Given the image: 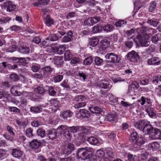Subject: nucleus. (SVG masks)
I'll return each mask as SVG.
<instances>
[{"mask_svg":"<svg viewBox=\"0 0 161 161\" xmlns=\"http://www.w3.org/2000/svg\"><path fill=\"white\" fill-rule=\"evenodd\" d=\"M92 148L87 147L79 149L77 153V158L85 160L87 158L88 153L92 152Z\"/></svg>","mask_w":161,"mask_h":161,"instance_id":"1","label":"nucleus"},{"mask_svg":"<svg viewBox=\"0 0 161 161\" xmlns=\"http://www.w3.org/2000/svg\"><path fill=\"white\" fill-rule=\"evenodd\" d=\"M65 33V28L64 29L62 27H61L60 31H59L57 34H51L48 37L46 38V40L52 41H57L59 37L60 38L62 36L64 35Z\"/></svg>","mask_w":161,"mask_h":161,"instance_id":"2","label":"nucleus"},{"mask_svg":"<svg viewBox=\"0 0 161 161\" xmlns=\"http://www.w3.org/2000/svg\"><path fill=\"white\" fill-rule=\"evenodd\" d=\"M142 35L139 37L138 42L142 46L147 47L150 44V38L149 35L146 34Z\"/></svg>","mask_w":161,"mask_h":161,"instance_id":"3","label":"nucleus"},{"mask_svg":"<svg viewBox=\"0 0 161 161\" xmlns=\"http://www.w3.org/2000/svg\"><path fill=\"white\" fill-rule=\"evenodd\" d=\"M105 57L108 62L110 63H119L120 60V58L119 56L113 53L107 54Z\"/></svg>","mask_w":161,"mask_h":161,"instance_id":"4","label":"nucleus"},{"mask_svg":"<svg viewBox=\"0 0 161 161\" xmlns=\"http://www.w3.org/2000/svg\"><path fill=\"white\" fill-rule=\"evenodd\" d=\"M127 59L134 63L136 62L139 59V56L137 53L134 51H131L127 55Z\"/></svg>","mask_w":161,"mask_h":161,"instance_id":"5","label":"nucleus"},{"mask_svg":"<svg viewBox=\"0 0 161 161\" xmlns=\"http://www.w3.org/2000/svg\"><path fill=\"white\" fill-rule=\"evenodd\" d=\"M7 129L10 134L9 135L7 134H5L3 135L4 137L7 140L11 141H13L14 139V133L13 131L12 128L9 126H8L7 127Z\"/></svg>","mask_w":161,"mask_h":161,"instance_id":"6","label":"nucleus"},{"mask_svg":"<svg viewBox=\"0 0 161 161\" xmlns=\"http://www.w3.org/2000/svg\"><path fill=\"white\" fill-rule=\"evenodd\" d=\"M11 153L14 158L20 159L23 155V152L19 148H13L11 150Z\"/></svg>","mask_w":161,"mask_h":161,"instance_id":"7","label":"nucleus"},{"mask_svg":"<svg viewBox=\"0 0 161 161\" xmlns=\"http://www.w3.org/2000/svg\"><path fill=\"white\" fill-rule=\"evenodd\" d=\"M138 83L136 81L133 82L129 87L128 92L132 94L136 92L139 87Z\"/></svg>","mask_w":161,"mask_h":161,"instance_id":"8","label":"nucleus"},{"mask_svg":"<svg viewBox=\"0 0 161 161\" xmlns=\"http://www.w3.org/2000/svg\"><path fill=\"white\" fill-rule=\"evenodd\" d=\"M142 29L140 28H137L136 29L134 30L133 29H130V30H128L126 31V34L128 36L131 35L133 33H135L136 35L137 34V38L140 37V36L142 34V32L141 31Z\"/></svg>","mask_w":161,"mask_h":161,"instance_id":"9","label":"nucleus"},{"mask_svg":"<svg viewBox=\"0 0 161 161\" xmlns=\"http://www.w3.org/2000/svg\"><path fill=\"white\" fill-rule=\"evenodd\" d=\"M150 150L154 151L161 147V142H154L150 143L148 146Z\"/></svg>","mask_w":161,"mask_h":161,"instance_id":"10","label":"nucleus"},{"mask_svg":"<svg viewBox=\"0 0 161 161\" xmlns=\"http://www.w3.org/2000/svg\"><path fill=\"white\" fill-rule=\"evenodd\" d=\"M20 85L14 86L11 88V92L15 96H19L21 94V92L18 91L20 90Z\"/></svg>","mask_w":161,"mask_h":161,"instance_id":"11","label":"nucleus"},{"mask_svg":"<svg viewBox=\"0 0 161 161\" xmlns=\"http://www.w3.org/2000/svg\"><path fill=\"white\" fill-rule=\"evenodd\" d=\"M110 83V82L109 81L106 80H102L99 83V86L102 88L109 90L112 87Z\"/></svg>","mask_w":161,"mask_h":161,"instance_id":"12","label":"nucleus"},{"mask_svg":"<svg viewBox=\"0 0 161 161\" xmlns=\"http://www.w3.org/2000/svg\"><path fill=\"white\" fill-rule=\"evenodd\" d=\"M145 110L150 117H153L155 116L156 113L153 108L152 107V105H149L147 106V108H145Z\"/></svg>","mask_w":161,"mask_h":161,"instance_id":"13","label":"nucleus"},{"mask_svg":"<svg viewBox=\"0 0 161 161\" xmlns=\"http://www.w3.org/2000/svg\"><path fill=\"white\" fill-rule=\"evenodd\" d=\"M66 47L64 45H60L58 47H55L54 48V51L56 54H61L65 50Z\"/></svg>","mask_w":161,"mask_h":161,"instance_id":"14","label":"nucleus"},{"mask_svg":"<svg viewBox=\"0 0 161 161\" xmlns=\"http://www.w3.org/2000/svg\"><path fill=\"white\" fill-rule=\"evenodd\" d=\"M52 62L56 65L57 67H59L63 64V58L62 57L56 56L53 59Z\"/></svg>","mask_w":161,"mask_h":161,"instance_id":"15","label":"nucleus"},{"mask_svg":"<svg viewBox=\"0 0 161 161\" xmlns=\"http://www.w3.org/2000/svg\"><path fill=\"white\" fill-rule=\"evenodd\" d=\"M43 19L46 25L48 26H50L54 24V21L48 15H43Z\"/></svg>","mask_w":161,"mask_h":161,"instance_id":"16","label":"nucleus"},{"mask_svg":"<svg viewBox=\"0 0 161 161\" xmlns=\"http://www.w3.org/2000/svg\"><path fill=\"white\" fill-rule=\"evenodd\" d=\"M144 128L142 129V131L145 135L148 134L150 133L151 130L152 129V127L151 125L145 123L144 125Z\"/></svg>","mask_w":161,"mask_h":161,"instance_id":"17","label":"nucleus"},{"mask_svg":"<svg viewBox=\"0 0 161 161\" xmlns=\"http://www.w3.org/2000/svg\"><path fill=\"white\" fill-rule=\"evenodd\" d=\"M106 100L112 103H116L117 102V98L111 93L108 94L106 95Z\"/></svg>","mask_w":161,"mask_h":161,"instance_id":"18","label":"nucleus"},{"mask_svg":"<svg viewBox=\"0 0 161 161\" xmlns=\"http://www.w3.org/2000/svg\"><path fill=\"white\" fill-rule=\"evenodd\" d=\"M87 141L88 142L92 145L97 146H99L100 145V143L99 142L98 139L93 137H88Z\"/></svg>","mask_w":161,"mask_h":161,"instance_id":"19","label":"nucleus"},{"mask_svg":"<svg viewBox=\"0 0 161 161\" xmlns=\"http://www.w3.org/2000/svg\"><path fill=\"white\" fill-rule=\"evenodd\" d=\"M152 136L153 139H161V131L158 129H155L152 132Z\"/></svg>","mask_w":161,"mask_h":161,"instance_id":"20","label":"nucleus"},{"mask_svg":"<svg viewBox=\"0 0 161 161\" xmlns=\"http://www.w3.org/2000/svg\"><path fill=\"white\" fill-rule=\"evenodd\" d=\"M99 40L97 37H93L90 39L89 45L93 47L96 46L98 43Z\"/></svg>","mask_w":161,"mask_h":161,"instance_id":"21","label":"nucleus"},{"mask_svg":"<svg viewBox=\"0 0 161 161\" xmlns=\"http://www.w3.org/2000/svg\"><path fill=\"white\" fill-rule=\"evenodd\" d=\"M73 33L72 31H69L67 34L62 39V41L63 42H69L71 41Z\"/></svg>","mask_w":161,"mask_h":161,"instance_id":"22","label":"nucleus"},{"mask_svg":"<svg viewBox=\"0 0 161 161\" xmlns=\"http://www.w3.org/2000/svg\"><path fill=\"white\" fill-rule=\"evenodd\" d=\"M41 145V143L35 139L30 143V145L32 148L37 149Z\"/></svg>","mask_w":161,"mask_h":161,"instance_id":"23","label":"nucleus"},{"mask_svg":"<svg viewBox=\"0 0 161 161\" xmlns=\"http://www.w3.org/2000/svg\"><path fill=\"white\" fill-rule=\"evenodd\" d=\"M141 29H142V31H141V32H142V34L148 31V33H149L148 34L149 36V35H152V34H155L156 32V31L154 29L152 28L149 29L147 27H142Z\"/></svg>","mask_w":161,"mask_h":161,"instance_id":"24","label":"nucleus"},{"mask_svg":"<svg viewBox=\"0 0 161 161\" xmlns=\"http://www.w3.org/2000/svg\"><path fill=\"white\" fill-rule=\"evenodd\" d=\"M106 155L110 158H114L115 156L113 150L111 148L108 147L105 148L104 150Z\"/></svg>","mask_w":161,"mask_h":161,"instance_id":"25","label":"nucleus"},{"mask_svg":"<svg viewBox=\"0 0 161 161\" xmlns=\"http://www.w3.org/2000/svg\"><path fill=\"white\" fill-rule=\"evenodd\" d=\"M160 61L159 58L156 57L149 59L147 61V64L149 65H158Z\"/></svg>","mask_w":161,"mask_h":161,"instance_id":"26","label":"nucleus"},{"mask_svg":"<svg viewBox=\"0 0 161 161\" xmlns=\"http://www.w3.org/2000/svg\"><path fill=\"white\" fill-rule=\"evenodd\" d=\"M69 130H71V131L73 133L77 132L78 129L80 130L82 129L83 131L82 132V133H85L87 131L86 129L84 127H78L73 126L72 127H69Z\"/></svg>","mask_w":161,"mask_h":161,"instance_id":"27","label":"nucleus"},{"mask_svg":"<svg viewBox=\"0 0 161 161\" xmlns=\"http://www.w3.org/2000/svg\"><path fill=\"white\" fill-rule=\"evenodd\" d=\"M145 121L144 120H141L134 124L136 128L140 130H142L144 125H145Z\"/></svg>","mask_w":161,"mask_h":161,"instance_id":"28","label":"nucleus"},{"mask_svg":"<svg viewBox=\"0 0 161 161\" xmlns=\"http://www.w3.org/2000/svg\"><path fill=\"white\" fill-rule=\"evenodd\" d=\"M48 137L50 139H54L56 136V133L54 130H49L47 131Z\"/></svg>","mask_w":161,"mask_h":161,"instance_id":"29","label":"nucleus"},{"mask_svg":"<svg viewBox=\"0 0 161 161\" xmlns=\"http://www.w3.org/2000/svg\"><path fill=\"white\" fill-rule=\"evenodd\" d=\"M30 49L25 46H20L18 48V51L22 54H26L29 53Z\"/></svg>","mask_w":161,"mask_h":161,"instance_id":"30","label":"nucleus"},{"mask_svg":"<svg viewBox=\"0 0 161 161\" xmlns=\"http://www.w3.org/2000/svg\"><path fill=\"white\" fill-rule=\"evenodd\" d=\"M89 109L93 114H100L102 111L101 108L98 107H90L89 108Z\"/></svg>","mask_w":161,"mask_h":161,"instance_id":"31","label":"nucleus"},{"mask_svg":"<svg viewBox=\"0 0 161 161\" xmlns=\"http://www.w3.org/2000/svg\"><path fill=\"white\" fill-rule=\"evenodd\" d=\"M101 46L103 49L107 48L109 46V42L106 39H104L101 41Z\"/></svg>","mask_w":161,"mask_h":161,"instance_id":"32","label":"nucleus"},{"mask_svg":"<svg viewBox=\"0 0 161 161\" xmlns=\"http://www.w3.org/2000/svg\"><path fill=\"white\" fill-rule=\"evenodd\" d=\"M103 30V27L100 25L94 26L92 28V31L93 33H97L100 32Z\"/></svg>","mask_w":161,"mask_h":161,"instance_id":"33","label":"nucleus"},{"mask_svg":"<svg viewBox=\"0 0 161 161\" xmlns=\"http://www.w3.org/2000/svg\"><path fill=\"white\" fill-rule=\"evenodd\" d=\"M72 55L69 50H66L64 54V58L65 61H69L72 58Z\"/></svg>","mask_w":161,"mask_h":161,"instance_id":"34","label":"nucleus"},{"mask_svg":"<svg viewBox=\"0 0 161 161\" xmlns=\"http://www.w3.org/2000/svg\"><path fill=\"white\" fill-rule=\"evenodd\" d=\"M11 19L8 17L4 16L0 18V25L6 24L9 23Z\"/></svg>","mask_w":161,"mask_h":161,"instance_id":"35","label":"nucleus"},{"mask_svg":"<svg viewBox=\"0 0 161 161\" xmlns=\"http://www.w3.org/2000/svg\"><path fill=\"white\" fill-rule=\"evenodd\" d=\"M87 97L83 95H78L74 98V100L76 102H82L87 100Z\"/></svg>","mask_w":161,"mask_h":161,"instance_id":"36","label":"nucleus"},{"mask_svg":"<svg viewBox=\"0 0 161 161\" xmlns=\"http://www.w3.org/2000/svg\"><path fill=\"white\" fill-rule=\"evenodd\" d=\"M103 29L107 32H110L114 30V27L111 25L108 24L103 27Z\"/></svg>","mask_w":161,"mask_h":161,"instance_id":"37","label":"nucleus"},{"mask_svg":"<svg viewBox=\"0 0 161 161\" xmlns=\"http://www.w3.org/2000/svg\"><path fill=\"white\" fill-rule=\"evenodd\" d=\"M72 115V112L68 110L63 112L61 114V117L62 118L63 117V118H66L70 117Z\"/></svg>","mask_w":161,"mask_h":161,"instance_id":"38","label":"nucleus"},{"mask_svg":"<svg viewBox=\"0 0 161 161\" xmlns=\"http://www.w3.org/2000/svg\"><path fill=\"white\" fill-rule=\"evenodd\" d=\"M46 90L49 92V94L52 96H54L56 95V92L54 89L53 88L51 87L48 86H46Z\"/></svg>","mask_w":161,"mask_h":161,"instance_id":"39","label":"nucleus"},{"mask_svg":"<svg viewBox=\"0 0 161 161\" xmlns=\"http://www.w3.org/2000/svg\"><path fill=\"white\" fill-rule=\"evenodd\" d=\"M84 23L85 25H92L94 24V19L92 17L89 18L84 21Z\"/></svg>","mask_w":161,"mask_h":161,"instance_id":"40","label":"nucleus"},{"mask_svg":"<svg viewBox=\"0 0 161 161\" xmlns=\"http://www.w3.org/2000/svg\"><path fill=\"white\" fill-rule=\"evenodd\" d=\"M66 126L63 125H61L59 126L57 129L56 132V134H59L60 135L62 134V132L64 131L66 129Z\"/></svg>","mask_w":161,"mask_h":161,"instance_id":"41","label":"nucleus"},{"mask_svg":"<svg viewBox=\"0 0 161 161\" xmlns=\"http://www.w3.org/2000/svg\"><path fill=\"white\" fill-rule=\"evenodd\" d=\"M8 154L7 151L3 149H0V159H3L8 156Z\"/></svg>","mask_w":161,"mask_h":161,"instance_id":"42","label":"nucleus"},{"mask_svg":"<svg viewBox=\"0 0 161 161\" xmlns=\"http://www.w3.org/2000/svg\"><path fill=\"white\" fill-rule=\"evenodd\" d=\"M42 109V107L41 106L38 107H32L31 108V111L34 113H38L40 112Z\"/></svg>","mask_w":161,"mask_h":161,"instance_id":"43","label":"nucleus"},{"mask_svg":"<svg viewBox=\"0 0 161 161\" xmlns=\"http://www.w3.org/2000/svg\"><path fill=\"white\" fill-rule=\"evenodd\" d=\"M139 102L142 105H143L146 103L150 104L151 101L150 99L142 97L141 99L139 100Z\"/></svg>","mask_w":161,"mask_h":161,"instance_id":"44","label":"nucleus"},{"mask_svg":"<svg viewBox=\"0 0 161 161\" xmlns=\"http://www.w3.org/2000/svg\"><path fill=\"white\" fill-rule=\"evenodd\" d=\"M128 160L129 161H137L138 160L137 156L129 153L127 155Z\"/></svg>","mask_w":161,"mask_h":161,"instance_id":"45","label":"nucleus"},{"mask_svg":"<svg viewBox=\"0 0 161 161\" xmlns=\"http://www.w3.org/2000/svg\"><path fill=\"white\" fill-rule=\"evenodd\" d=\"M147 141L146 139L143 137L139 138L136 141L137 144L140 146L145 143Z\"/></svg>","mask_w":161,"mask_h":161,"instance_id":"46","label":"nucleus"},{"mask_svg":"<svg viewBox=\"0 0 161 161\" xmlns=\"http://www.w3.org/2000/svg\"><path fill=\"white\" fill-rule=\"evenodd\" d=\"M94 61L96 64L97 66L102 65L103 62V60L102 59L97 56L95 57Z\"/></svg>","mask_w":161,"mask_h":161,"instance_id":"47","label":"nucleus"},{"mask_svg":"<svg viewBox=\"0 0 161 161\" xmlns=\"http://www.w3.org/2000/svg\"><path fill=\"white\" fill-rule=\"evenodd\" d=\"M17 47L16 45H13L8 48L6 49V51L9 53H13L17 49Z\"/></svg>","mask_w":161,"mask_h":161,"instance_id":"48","label":"nucleus"},{"mask_svg":"<svg viewBox=\"0 0 161 161\" xmlns=\"http://www.w3.org/2000/svg\"><path fill=\"white\" fill-rule=\"evenodd\" d=\"M126 22L124 20H120L116 22L115 25L116 27H122L124 26L126 24Z\"/></svg>","mask_w":161,"mask_h":161,"instance_id":"49","label":"nucleus"},{"mask_svg":"<svg viewBox=\"0 0 161 161\" xmlns=\"http://www.w3.org/2000/svg\"><path fill=\"white\" fill-rule=\"evenodd\" d=\"M16 123L20 126L25 127L27 125L28 122L26 121H20L18 120H16Z\"/></svg>","mask_w":161,"mask_h":161,"instance_id":"50","label":"nucleus"},{"mask_svg":"<svg viewBox=\"0 0 161 161\" xmlns=\"http://www.w3.org/2000/svg\"><path fill=\"white\" fill-rule=\"evenodd\" d=\"M64 135L68 139H70L71 136V134L69 132V128L66 126V129L64 131Z\"/></svg>","mask_w":161,"mask_h":161,"instance_id":"51","label":"nucleus"},{"mask_svg":"<svg viewBox=\"0 0 161 161\" xmlns=\"http://www.w3.org/2000/svg\"><path fill=\"white\" fill-rule=\"evenodd\" d=\"M3 97L6 98L8 101L11 100V98L10 95L8 94V92L5 91H3Z\"/></svg>","mask_w":161,"mask_h":161,"instance_id":"52","label":"nucleus"},{"mask_svg":"<svg viewBox=\"0 0 161 161\" xmlns=\"http://www.w3.org/2000/svg\"><path fill=\"white\" fill-rule=\"evenodd\" d=\"M40 66L38 64H36L33 65L31 67V69L34 72H37L40 69Z\"/></svg>","mask_w":161,"mask_h":161,"instance_id":"53","label":"nucleus"},{"mask_svg":"<svg viewBox=\"0 0 161 161\" xmlns=\"http://www.w3.org/2000/svg\"><path fill=\"white\" fill-rule=\"evenodd\" d=\"M147 23L150 25L154 27H156L158 24V22L154 20L148 19Z\"/></svg>","mask_w":161,"mask_h":161,"instance_id":"54","label":"nucleus"},{"mask_svg":"<svg viewBox=\"0 0 161 161\" xmlns=\"http://www.w3.org/2000/svg\"><path fill=\"white\" fill-rule=\"evenodd\" d=\"M92 62V59L91 57L87 58L84 60V64L85 65H89L91 64Z\"/></svg>","mask_w":161,"mask_h":161,"instance_id":"55","label":"nucleus"},{"mask_svg":"<svg viewBox=\"0 0 161 161\" xmlns=\"http://www.w3.org/2000/svg\"><path fill=\"white\" fill-rule=\"evenodd\" d=\"M137 136V134L136 132H133L130 135V142H132L136 140Z\"/></svg>","mask_w":161,"mask_h":161,"instance_id":"56","label":"nucleus"},{"mask_svg":"<svg viewBox=\"0 0 161 161\" xmlns=\"http://www.w3.org/2000/svg\"><path fill=\"white\" fill-rule=\"evenodd\" d=\"M86 105V102H82L76 103L74 107L75 108H78L85 107Z\"/></svg>","mask_w":161,"mask_h":161,"instance_id":"57","label":"nucleus"},{"mask_svg":"<svg viewBox=\"0 0 161 161\" xmlns=\"http://www.w3.org/2000/svg\"><path fill=\"white\" fill-rule=\"evenodd\" d=\"M35 91L37 93H39L40 94H43L44 92V90L42 86H39L37 88L35 89Z\"/></svg>","mask_w":161,"mask_h":161,"instance_id":"58","label":"nucleus"},{"mask_svg":"<svg viewBox=\"0 0 161 161\" xmlns=\"http://www.w3.org/2000/svg\"><path fill=\"white\" fill-rule=\"evenodd\" d=\"M33 130L31 128L28 129L25 131V133L26 136L29 137H32L33 136Z\"/></svg>","mask_w":161,"mask_h":161,"instance_id":"59","label":"nucleus"},{"mask_svg":"<svg viewBox=\"0 0 161 161\" xmlns=\"http://www.w3.org/2000/svg\"><path fill=\"white\" fill-rule=\"evenodd\" d=\"M63 76L62 75H58L54 76L53 79L55 82H59L63 79Z\"/></svg>","mask_w":161,"mask_h":161,"instance_id":"60","label":"nucleus"},{"mask_svg":"<svg viewBox=\"0 0 161 161\" xmlns=\"http://www.w3.org/2000/svg\"><path fill=\"white\" fill-rule=\"evenodd\" d=\"M156 6V3L155 2H151L150 4L149 10L150 12L153 11L155 8Z\"/></svg>","mask_w":161,"mask_h":161,"instance_id":"61","label":"nucleus"},{"mask_svg":"<svg viewBox=\"0 0 161 161\" xmlns=\"http://www.w3.org/2000/svg\"><path fill=\"white\" fill-rule=\"evenodd\" d=\"M37 133L38 135L42 137L44 136L45 133V131L42 129H39L37 130Z\"/></svg>","mask_w":161,"mask_h":161,"instance_id":"62","label":"nucleus"},{"mask_svg":"<svg viewBox=\"0 0 161 161\" xmlns=\"http://www.w3.org/2000/svg\"><path fill=\"white\" fill-rule=\"evenodd\" d=\"M87 111L86 110L81 109L80 110L78 113V115H80L79 117L80 118H84L85 117V115L86 114Z\"/></svg>","mask_w":161,"mask_h":161,"instance_id":"63","label":"nucleus"},{"mask_svg":"<svg viewBox=\"0 0 161 161\" xmlns=\"http://www.w3.org/2000/svg\"><path fill=\"white\" fill-rule=\"evenodd\" d=\"M44 73L47 74L51 73L52 71V69L50 67H46L43 69Z\"/></svg>","mask_w":161,"mask_h":161,"instance_id":"64","label":"nucleus"}]
</instances>
